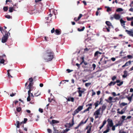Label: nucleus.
<instances>
[{
    "instance_id": "32",
    "label": "nucleus",
    "mask_w": 133,
    "mask_h": 133,
    "mask_svg": "<svg viewBox=\"0 0 133 133\" xmlns=\"http://www.w3.org/2000/svg\"><path fill=\"white\" fill-rule=\"evenodd\" d=\"M9 11L10 12H12L13 11V10H14V9L12 7H10L9 8Z\"/></svg>"
},
{
    "instance_id": "45",
    "label": "nucleus",
    "mask_w": 133,
    "mask_h": 133,
    "mask_svg": "<svg viewBox=\"0 0 133 133\" xmlns=\"http://www.w3.org/2000/svg\"><path fill=\"white\" fill-rule=\"evenodd\" d=\"M5 17L7 18L8 19H9L10 18V15H7L5 16Z\"/></svg>"
},
{
    "instance_id": "20",
    "label": "nucleus",
    "mask_w": 133,
    "mask_h": 133,
    "mask_svg": "<svg viewBox=\"0 0 133 133\" xmlns=\"http://www.w3.org/2000/svg\"><path fill=\"white\" fill-rule=\"evenodd\" d=\"M16 125V127L17 128H19V127L20 125V123L18 121H16V123L15 124V125Z\"/></svg>"
},
{
    "instance_id": "46",
    "label": "nucleus",
    "mask_w": 133,
    "mask_h": 133,
    "mask_svg": "<svg viewBox=\"0 0 133 133\" xmlns=\"http://www.w3.org/2000/svg\"><path fill=\"white\" fill-rule=\"evenodd\" d=\"M112 129L113 131H114L115 129V127L114 126V125L113 126H112Z\"/></svg>"
},
{
    "instance_id": "7",
    "label": "nucleus",
    "mask_w": 133,
    "mask_h": 133,
    "mask_svg": "<svg viewBox=\"0 0 133 133\" xmlns=\"http://www.w3.org/2000/svg\"><path fill=\"white\" fill-rule=\"evenodd\" d=\"M100 101H97L94 103V105H95V108L97 107L98 105L101 104L102 102V98L100 99Z\"/></svg>"
},
{
    "instance_id": "42",
    "label": "nucleus",
    "mask_w": 133,
    "mask_h": 133,
    "mask_svg": "<svg viewBox=\"0 0 133 133\" xmlns=\"http://www.w3.org/2000/svg\"><path fill=\"white\" fill-rule=\"evenodd\" d=\"M66 71L70 73V72L73 71V70H71L69 69H68L66 70Z\"/></svg>"
},
{
    "instance_id": "54",
    "label": "nucleus",
    "mask_w": 133,
    "mask_h": 133,
    "mask_svg": "<svg viewBox=\"0 0 133 133\" xmlns=\"http://www.w3.org/2000/svg\"><path fill=\"white\" fill-rule=\"evenodd\" d=\"M82 60V62L80 63V64H81L82 63L84 62V57H82L81 58Z\"/></svg>"
},
{
    "instance_id": "58",
    "label": "nucleus",
    "mask_w": 133,
    "mask_h": 133,
    "mask_svg": "<svg viewBox=\"0 0 133 133\" xmlns=\"http://www.w3.org/2000/svg\"><path fill=\"white\" fill-rule=\"evenodd\" d=\"M108 99L110 101H111L112 100V98L111 97H109Z\"/></svg>"
},
{
    "instance_id": "4",
    "label": "nucleus",
    "mask_w": 133,
    "mask_h": 133,
    "mask_svg": "<svg viewBox=\"0 0 133 133\" xmlns=\"http://www.w3.org/2000/svg\"><path fill=\"white\" fill-rule=\"evenodd\" d=\"M120 82V80H117L116 82H111L108 85L110 86L114 85L116 83H118Z\"/></svg>"
},
{
    "instance_id": "53",
    "label": "nucleus",
    "mask_w": 133,
    "mask_h": 133,
    "mask_svg": "<svg viewBox=\"0 0 133 133\" xmlns=\"http://www.w3.org/2000/svg\"><path fill=\"white\" fill-rule=\"evenodd\" d=\"M31 90H29L28 91V96H30V94L31 93Z\"/></svg>"
},
{
    "instance_id": "3",
    "label": "nucleus",
    "mask_w": 133,
    "mask_h": 133,
    "mask_svg": "<svg viewBox=\"0 0 133 133\" xmlns=\"http://www.w3.org/2000/svg\"><path fill=\"white\" fill-rule=\"evenodd\" d=\"M9 34H10L9 33H8L7 34H6L5 35H4L2 38V42L3 43H4L6 42L7 40L8 39V35Z\"/></svg>"
},
{
    "instance_id": "28",
    "label": "nucleus",
    "mask_w": 133,
    "mask_h": 133,
    "mask_svg": "<svg viewBox=\"0 0 133 133\" xmlns=\"http://www.w3.org/2000/svg\"><path fill=\"white\" fill-rule=\"evenodd\" d=\"M82 16V15L81 14H80L79 15V16L78 17L77 19L76 20V21L79 20L80 19L81 17Z\"/></svg>"
},
{
    "instance_id": "63",
    "label": "nucleus",
    "mask_w": 133,
    "mask_h": 133,
    "mask_svg": "<svg viewBox=\"0 0 133 133\" xmlns=\"http://www.w3.org/2000/svg\"><path fill=\"white\" fill-rule=\"evenodd\" d=\"M83 2L84 4V5H87V3L85 1H83Z\"/></svg>"
},
{
    "instance_id": "59",
    "label": "nucleus",
    "mask_w": 133,
    "mask_h": 133,
    "mask_svg": "<svg viewBox=\"0 0 133 133\" xmlns=\"http://www.w3.org/2000/svg\"><path fill=\"white\" fill-rule=\"evenodd\" d=\"M90 118L91 121L92 122H93L94 120V118L92 117H91Z\"/></svg>"
},
{
    "instance_id": "27",
    "label": "nucleus",
    "mask_w": 133,
    "mask_h": 133,
    "mask_svg": "<svg viewBox=\"0 0 133 133\" xmlns=\"http://www.w3.org/2000/svg\"><path fill=\"white\" fill-rule=\"evenodd\" d=\"M85 29V27L84 26H83L82 27V28L81 29H80L79 28L78 29V30L79 31H83L84 29Z\"/></svg>"
},
{
    "instance_id": "44",
    "label": "nucleus",
    "mask_w": 133,
    "mask_h": 133,
    "mask_svg": "<svg viewBox=\"0 0 133 133\" xmlns=\"http://www.w3.org/2000/svg\"><path fill=\"white\" fill-rule=\"evenodd\" d=\"M27 101H30L31 100V99L30 98V96H28V98L27 99Z\"/></svg>"
},
{
    "instance_id": "35",
    "label": "nucleus",
    "mask_w": 133,
    "mask_h": 133,
    "mask_svg": "<svg viewBox=\"0 0 133 133\" xmlns=\"http://www.w3.org/2000/svg\"><path fill=\"white\" fill-rule=\"evenodd\" d=\"M127 103L123 102V103H121V104L120 105L121 106H125V105H127Z\"/></svg>"
},
{
    "instance_id": "19",
    "label": "nucleus",
    "mask_w": 133,
    "mask_h": 133,
    "mask_svg": "<svg viewBox=\"0 0 133 133\" xmlns=\"http://www.w3.org/2000/svg\"><path fill=\"white\" fill-rule=\"evenodd\" d=\"M107 127V128L106 129V130H105L103 132V133H107L109 132V131L110 130V128H109V127Z\"/></svg>"
},
{
    "instance_id": "26",
    "label": "nucleus",
    "mask_w": 133,
    "mask_h": 133,
    "mask_svg": "<svg viewBox=\"0 0 133 133\" xmlns=\"http://www.w3.org/2000/svg\"><path fill=\"white\" fill-rule=\"evenodd\" d=\"M83 108V106H79L77 109L80 111Z\"/></svg>"
},
{
    "instance_id": "17",
    "label": "nucleus",
    "mask_w": 133,
    "mask_h": 133,
    "mask_svg": "<svg viewBox=\"0 0 133 133\" xmlns=\"http://www.w3.org/2000/svg\"><path fill=\"white\" fill-rule=\"evenodd\" d=\"M33 85H30L29 84L28 86H27L26 89H29V90H31L32 88V87Z\"/></svg>"
},
{
    "instance_id": "8",
    "label": "nucleus",
    "mask_w": 133,
    "mask_h": 133,
    "mask_svg": "<svg viewBox=\"0 0 133 133\" xmlns=\"http://www.w3.org/2000/svg\"><path fill=\"white\" fill-rule=\"evenodd\" d=\"M66 98L67 101H71L72 102L74 101V98L73 97H69Z\"/></svg>"
},
{
    "instance_id": "29",
    "label": "nucleus",
    "mask_w": 133,
    "mask_h": 133,
    "mask_svg": "<svg viewBox=\"0 0 133 133\" xmlns=\"http://www.w3.org/2000/svg\"><path fill=\"white\" fill-rule=\"evenodd\" d=\"M127 18L128 21H132L133 19V17H132L131 18L127 17Z\"/></svg>"
},
{
    "instance_id": "36",
    "label": "nucleus",
    "mask_w": 133,
    "mask_h": 133,
    "mask_svg": "<svg viewBox=\"0 0 133 133\" xmlns=\"http://www.w3.org/2000/svg\"><path fill=\"white\" fill-rule=\"evenodd\" d=\"M117 112L120 114H122L124 113V111L123 110H122L121 111H118Z\"/></svg>"
},
{
    "instance_id": "41",
    "label": "nucleus",
    "mask_w": 133,
    "mask_h": 133,
    "mask_svg": "<svg viewBox=\"0 0 133 133\" xmlns=\"http://www.w3.org/2000/svg\"><path fill=\"white\" fill-rule=\"evenodd\" d=\"M4 60L3 59H1L0 63H4Z\"/></svg>"
},
{
    "instance_id": "49",
    "label": "nucleus",
    "mask_w": 133,
    "mask_h": 133,
    "mask_svg": "<svg viewBox=\"0 0 133 133\" xmlns=\"http://www.w3.org/2000/svg\"><path fill=\"white\" fill-rule=\"evenodd\" d=\"M39 111L41 113H42L43 112V109H41L39 108Z\"/></svg>"
},
{
    "instance_id": "30",
    "label": "nucleus",
    "mask_w": 133,
    "mask_h": 133,
    "mask_svg": "<svg viewBox=\"0 0 133 133\" xmlns=\"http://www.w3.org/2000/svg\"><path fill=\"white\" fill-rule=\"evenodd\" d=\"M123 10V9L121 8H118L117 10H116V11L117 12H120V11H122Z\"/></svg>"
},
{
    "instance_id": "23",
    "label": "nucleus",
    "mask_w": 133,
    "mask_h": 133,
    "mask_svg": "<svg viewBox=\"0 0 133 133\" xmlns=\"http://www.w3.org/2000/svg\"><path fill=\"white\" fill-rule=\"evenodd\" d=\"M53 128L54 129V133H58L59 132L58 131V130H57L54 127H53Z\"/></svg>"
},
{
    "instance_id": "16",
    "label": "nucleus",
    "mask_w": 133,
    "mask_h": 133,
    "mask_svg": "<svg viewBox=\"0 0 133 133\" xmlns=\"http://www.w3.org/2000/svg\"><path fill=\"white\" fill-rule=\"evenodd\" d=\"M106 122L107 121L105 120L103 121L102 124V125L99 127V129L100 130L102 128L104 127V125L106 123Z\"/></svg>"
},
{
    "instance_id": "51",
    "label": "nucleus",
    "mask_w": 133,
    "mask_h": 133,
    "mask_svg": "<svg viewBox=\"0 0 133 133\" xmlns=\"http://www.w3.org/2000/svg\"><path fill=\"white\" fill-rule=\"evenodd\" d=\"M16 94L15 93H12V94L10 95V96L11 97H13Z\"/></svg>"
},
{
    "instance_id": "48",
    "label": "nucleus",
    "mask_w": 133,
    "mask_h": 133,
    "mask_svg": "<svg viewBox=\"0 0 133 133\" xmlns=\"http://www.w3.org/2000/svg\"><path fill=\"white\" fill-rule=\"evenodd\" d=\"M111 11V9L110 8H109V7L107 9V12H109V11Z\"/></svg>"
},
{
    "instance_id": "52",
    "label": "nucleus",
    "mask_w": 133,
    "mask_h": 133,
    "mask_svg": "<svg viewBox=\"0 0 133 133\" xmlns=\"http://www.w3.org/2000/svg\"><path fill=\"white\" fill-rule=\"evenodd\" d=\"M48 131L49 133H51V130L49 129H48L47 130Z\"/></svg>"
},
{
    "instance_id": "50",
    "label": "nucleus",
    "mask_w": 133,
    "mask_h": 133,
    "mask_svg": "<svg viewBox=\"0 0 133 133\" xmlns=\"http://www.w3.org/2000/svg\"><path fill=\"white\" fill-rule=\"evenodd\" d=\"M92 66L94 68V69L96 67V65L95 64H93L92 65Z\"/></svg>"
},
{
    "instance_id": "12",
    "label": "nucleus",
    "mask_w": 133,
    "mask_h": 133,
    "mask_svg": "<svg viewBox=\"0 0 133 133\" xmlns=\"http://www.w3.org/2000/svg\"><path fill=\"white\" fill-rule=\"evenodd\" d=\"M35 77H34L33 78L32 77H31L29 78V84L30 85H33V83H32L33 81V80Z\"/></svg>"
},
{
    "instance_id": "31",
    "label": "nucleus",
    "mask_w": 133,
    "mask_h": 133,
    "mask_svg": "<svg viewBox=\"0 0 133 133\" xmlns=\"http://www.w3.org/2000/svg\"><path fill=\"white\" fill-rule=\"evenodd\" d=\"M123 81L121 82L120 81V82L118 83H117V85L119 86H120L123 84Z\"/></svg>"
},
{
    "instance_id": "47",
    "label": "nucleus",
    "mask_w": 133,
    "mask_h": 133,
    "mask_svg": "<svg viewBox=\"0 0 133 133\" xmlns=\"http://www.w3.org/2000/svg\"><path fill=\"white\" fill-rule=\"evenodd\" d=\"M116 78V77L114 76H113L112 78V79L113 81H114Z\"/></svg>"
},
{
    "instance_id": "40",
    "label": "nucleus",
    "mask_w": 133,
    "mask_h": 133,
    "mask_svg": "<svg viewBox=\"0 0 133 133\" xmlns=\"http://www.w3.org/2000/svg\"><path fill=\"white\" fill-rule=\"evenodd\" d=\"M17 133H23L21 130L19 129L18 130L17 129Z\"/></svg>"
},
{
    "instance_id": "37",
    "label": "nucleus",
    "mask_w": 133,
    "mask_h": 133,
    "mask_svg": "<svg viewBox=\"0 0 133 133\" xmlns=\"http://www.w3.org/2000/svg\"><path fill=\"white\" fill-rule=\"evenodd\" d=\"M6 77L8 79V78L10 79L13 77L11 75H6Z\"/></svg>"
},
{
    "instance_id": "43",
    "label": "nucleus",
    "mask_w": 133,
    "mask_h": 133,
    "mask_svg": "<svg viewBox=\"0 0 133 133\" xmlns=\"http://www.w3.org/2000/svg\"><path fill=\"white\" fill-rule=\"evenodd\" d=\"M85 123H84V122L83 121H82L79 123V125H80L81 126L82 124Z\"/></svg>"
},
{
    "instance_id": "15",
    "label": "nucleus",
    "mask_w": 133,
    "mask_h": 133,
    "mask_svg": "<svg viewBox=\"0 0 133 133\" xmlns=\"http://www.w3.org/2000/svg\"><path fill=\"white\" fill-rule=\"evenodd\" d=\"M120 21L121 23V24L122 25V26H123V27H124L125 26V21H123L122 19H121L120 20Z\"/></svg>"
},
{
    "instance_id": "6",
    "label": "nucleus",
    "mask_w": 133,
    "mask_h": 133,
    "mask_svg": "<svg viewBox=\"0 0 133 133\" xmlns=\"http://www.w3.org/2000/svg\"><path fill=\"white\" fill-rule=\"evenodd\" d=\"M101 109V108L100 107L97 110H96L94 113V115H99L100 114V111Z\"/></svg>"
},
{
    "instance_id": "1",
    "label": "nucleus",
    "mask_w": 133,
    "mask_h": 133,
    "mask_svg": "<svg viewBox=\"0 0 133 133\" xmlns=\"http://www.w3.org/2000/svg\"><path fill=\"white\" fill-rule=\"evenodd\" d=\"M44 58L46 62L51 61L54 57V54L51 52H47L44 56Z\"/></svg>"
},
{
    "instance_id": "21",
    "label": "nucleus",
    "mask_w": 133,
    "mask_h": 133,
    "mask_svg": "<svg viewBox=\"0 0 133 133\" xmlns=\"http://www.w3.org/2000/svg\"><path fill=\"white\" fill-rule=\"evenodd\" d=\"M59 122V121H58L52 120V123L53 124H57Z\"/></svg>"
},
{
    "instance_id": "39",
    "label": "nucleus",
    "mask_w": 133,
    "mask_h": 133,
    "mask_svg": "<svg viewBox=\"0 0 133 133\" xmlns=\"http://www.w3.org/2000/svg\"><path fill=\"white\" fill-rule=\"evenodd\" d=\"M10 71H11V70H7V72L8 75H10V74H12L11 73H10Z\"/></svg>"
},
{
    "instance_id": "13",
    "label": "nucleus",
    "mask_w": 133,
    "mask_h": 133,
    "mask_svg": "<svg viewBox=\"0 0 133 133\" xmlns=\"http://www.w3.org/2000/svg\"><path fill=\"white\" fill-rule=\"evenodd\" d=\"M131 61H129L127 62L124 65L122 66V67H123L130 65L131 64Z\"/></svg>"
},
{
    "instance_id": "60",
    "label": "nucleus",
    "mask_w": 133,
    "mask_h": 133,
    "mask_svg": "<svg viewBox=\"0 0 133 133\" xmlns=\"http://www.w3.org/2000/svg\"><path fill=\"white\" fill-rule=\"evenodd\" d=\"M30 97L32 98H33L34 97V96L33 95V94H32V93H31V94H30Z\"/></svg>"
},
{
    "instance_id": "38",
    "label": "nucleus",
    "mask_w": 133,
    "mask_h": 133,
    "mask_svg": "<svg viewBox=\"0 0 133 133\" xmlns=\"http://www.w3.org/2000/svg\"><path fill=\"white\" fill-rule=\"evenodd\" d=\"M3 10L4 11H6L8 10V7L6 6L4 7L3 8Z\"/></svg>"
},
{
    "instance_id": "55",
    "label": "nucleus",
    "mask_w": 133,
    "mask_h": 133,
    "mask_svg": "<svg viewBox=\"0 0 133 133\" xmlns=\"http://www.w3.org/2000/svg\"><path fill=\"white\" fill-rule=\"evenodd\" d=\"M111 60L113 61H115L116 59L115 58L112 57L111 59Z\"/></svg>"
},
{
    "instance_id": "33",
    "label": "nucleus",
    "mask_w": 133,
    "mask_h": 133,
    "mask_svg": "<svg viewBox=\"0 0 133 133\" xmlns=\"http://www.w3.org/2000/svg\"><path fill=\"white\" fill-rule=\"evenodd\" d=\"M91 84V83H86L85 84V85L86 87H88Z\"/></svg>"
},
{
    "instance_id": "24",
    "label": "nucleus",
    "mask_w": 133,
    "mask_h": 133,
    "mask_svg": "<svg viewBox=\"0 0 133 133\" xmlns=\"http://www.w3.org/2000/svg\"><path fill=\"white\" fill-rule=\"evenodd\" d=\"M56 34L57 35H59L61 34L60 32L58 30L56 29L55 31Z\"/></svg>"
},
{
    "instance_id": "9",
    "label": "nucleus",
    "mask_w": 133,
    "mask_h": 133,
    "mask_svg": "<svg viewBox=\"0 0 133 133\" xmlns=\"http://www.w3.org/2000/svg\"><path fill=\"white\" fill-rule=\"evenodd\" d=\"M125 31L127 32L128 34L130 36H133V32L132 30H131V31L126 30Z\"/></svg>"
},
{
    "instance_id": "62",
    "label": "nucleus",
    "mask_w": 133,
    "mask_h": 133,
    "mask_svg": "<svg viewBox=\"0 0 133 133\" xmlns=\"http://www.w3.org/2000/svg\"><path fill=\"white\" fill-rule=\"evenodd\" d=\"M127 57L128 58H130L132 57V56L130 55H128L127 56Z\"/></svg>"
},
{
    "instance_id": "25",
    "label": "nucleus",
    "mask_w": 133,
    "mask_h": 133,
    "mask_svg": "<svg viewBox=\"0 0 133 133\" xmlns=\"http://www.w3.org/2000/svg\"><path fill=\"white\" fill-rule=\"evenodd\" d=\"M79 111L77 110V109H76L74 112V114H73V115H75L76 114L78 113Z\"/></svg>"
},
{
    "instance_id": "64",
    "label": "nucleus",
    "mask_w": 133,
    "mask_h": 133,
    "mask_svg": "<svg viewBox=\"0 0 133 133\" xmlns=\"http://www.w3.org/2000/svg\"><path fill=\"white\" fill-rule=\"evenodd\" d=\"M125 116H123L122 117V118L123 119H124L125 118Z\"/></svg>"
},
{
    "instance_id": "61",
    "label": "nucleus",
    "mask_w": 133,
    "mask_h": 133,
    "mask_svg": "<svg viewBox=\"0 0 133 133\" xmlns=\"http://www.w3.org/2000/svg\"><path fill=\"white\" fill-rule=\"evenodd\" d=\"M112 95L114 96H116V95L115 92H113L112 93Z\"/></svg>"
},
{
    "instance_id": "14",
    "label": "nucleus",
    "mask_w": 133,
    "mask_h": 133,
    "mask_svg": "<svg viewBox=\"0 0 133 133\" xmlns=\"http://www.w3.org/2000/svg\"><path fill=\"white\" fill-rule=\"evenodd\" d=\"M106 24L109 26V28H110L111 26L112 27L111 23L109 21H107L105 22Z\"/></svg>"
},
{
    "instance_id": "18",
    "label": "nucleus",
    "mask_w": 133,
    "mask_h": 133,
    "mask_svg": "<svg viewBox=\"0 0 133 133\" xmlns=\"http://www.w3.org/2000/svg\"><path fill=\"white\" fill-rule=\"evenodd\" d=\"M106 108V106L105 105H103L101 108L102 110V114L103 113V111Z\"/></svg>"
},
{
    "instance_id": "2",
    "label": "nucleus",
    "mask_w": 133,
    "mask_h": 133,
    "mask_svg": "<svg viewBox=\"0 0 133 133\" xmlns=\"http://www.w3.org/2000/svg\"><path fill=\"white\" fill-rule=\"evenodd\" d=\"M107 122L108 124L107 125V127H109L110 128V127L113 126L114 125V123L112 119L109 118L107 120Z\"/></svg>"
},
{
    "instance_id": "11",
    "label": "nucleus",
    "mask_w": 133,
    "mask_h": 133,
    "mask_svg": "<svg viewBox=\"0 0 133 133\" xmlns=\"http://www.w3.org/2000/svg\"><path fill=\"white\" fill-rule=\"evenodd\" d=\"M114 18L118 20L120 19L121 16L119 14H115L114 15Z\"/></svg>"
},
{
    "instance_id": "57",
    "label": "nucleus",
    "mask_w": 133,
    "mask_h": 133,
    "mask_svg": "<svg viewBox=\"0 0 133 133\" xmlns=\"http://www.w3.org/2000/svg\"><path fill=\"white\" fill-rule=\"evenodd\" d=\"M27 118H25L24 119V123H25L27 121Z\"/></svg>"
},
{
    "instance_id": "34",
    "label": "nucleus",
    "mask_w": 133,
    "mask_h": 133,
    "mask_svg": "<svg viewBox=\"0 0 133 133\" xmlns=\"http://www.w3.org/2000/svg\"><path fill=\"white\" fill-rule=\"evenodd\" d=\"M21 108L20 107H18L16 108V110L18 112H19L21 110Z\"/></svg>"
},
{
    "instance_id": "5",
    "label": "nucleus",
    "mask_w": 133,
    "mask_h": 133,
    "mask_svg": "<svg viewBox=\"0 0 133 133\" xmlns=\"http://www.w3.org/2000/svg\"><path fill=\"white\" fill-rule=\"evenodd\" d=\"M85 90L84 89H82L81 90H79L78 91L79 93L78 96L81 97L82 96V93H83Z\"/></svg>"
},
{
    "instance_id": "56",
    "label": "nucleus",
    "mask_w": 133,
    "mask_h": 133,
    "mask_svg": "<svg viewBox=\"0 0 133 133\" xmlns=\"http://www.w3.org/2000/svg\"><path fill=\"white\" fill-rule=\"evenodd\" d=\"M55 31V30L54 28H53V29L51 30V32L52 33H53Z\"/></svg>"
},
{
    "instance_id": "22",
    "label": "nucleus",
    "mask_w": 133,
    "mask_h": 133,
    "mask_svg": "<svg viewBox=\"0 0 133 133\" xmlns=\"http://www.w3.org/2000/svg\"><path fill=\"white\" fill-rule=\"evenodd\" d=\"M99 54H102V53L101 52H99L98 51H96L95 54V56H97Z\"/></svg>"
},
{
    "instance_id": "10",
    "label": "nucleus",
    "mask_w": 133,
    "mask_h": 133,
    "mask_svg": "<svg viewBox=\"0 0 133 133\" xmlns=\"http://www.w3.org/2000/svg\"><path fill=\"white\" fill-rule=\"evenodd\" d=\"M92 126L88 125L86 129H88L87 133H90Z\"/></svg>"
}]
</instances>
